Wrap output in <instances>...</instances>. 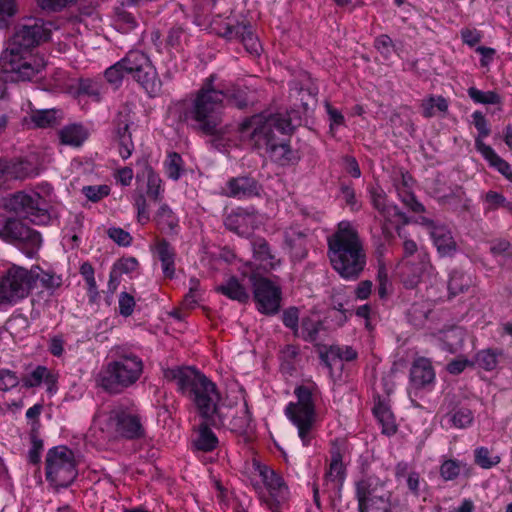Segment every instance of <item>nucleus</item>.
<instances>
[{
  "instance_id": "nucleus-32",
  "label": "nucleus",
  "mask_w": 512,
  "mask_h": 512,
  "mask_svg": "<svg viewBox=\"0 0 512 512\" xmlns=\"http://www.w3.org/2000/svg\"><path fill=\"white\" fill-rule=\"evenodd\" d=\"M159 229L171 236H177L180 231V220L177 214L171 209V207L163 203L160 205L155 216Z\"/></svg>"
},
{
  "instance_id": "nucleus-45",
  "label": "nucleus",
  "mask_w": 512,
  "mask_h": 512,
  "mask_svg": "<svg viewBox=\"0 0 512 512\" xmlns=\"http://www.w3.org/2000/svg\"><path fill=\"white\" fill-rule=\"evenodd\" d=\"M103 84L99 80L91 78H81L77 85V94L87 96L94 101L99 102L102 98Z\"/></svg>"
},
{
  "instance_id": "nucleus-7",
  "label": "nucleus",
  "mask_w": 512,
  "mask_h": 512,
  "mask_svg": "<svg viewBox=\"0 0 512 512\" xmlns=\"http://www.w3.org/2000/svg\"><path fill=\"white\" fill-rule=\"evenodd\" d=\"M296 401H290L284 408V414L290 423L297 429L298 437L303 446L307 447L314 438L317 422V405L322 393L319 386L313 381H305L294 388Z\"/></svg>"
},
{
  "instance_id": "nucleus-26",
  "label": "nucleus",
  "mask_w": 512,
  "mask_h": 512,
  "mask_svg": "<svg viewBox=\"0 0 512 512\" xmlns=\"http://www.w3.org/2000/svg\"><path fill=\"white\" fill-rule=\"evenodd\" d=\"M32 165L21 158L0 159V180H22L30 177Z\"/></svg>"
},
{
  "instance_id": "nucleus-19",
  "label": "nucleus",
  "mask_w": 512,
  "mask_h": 512,
  "mask_svg": "<svg viewBox=\"0 0 512 512\" xmlns=\"http://www.w3.org/2000/svg\"><path fill=\"white\" fill-rule=\"evenodd\" d=\"M0 71L11 74L12 81L30 80L34 76V69L30 63L24 60L19 49L8 48L0 56Z\"/></svg>"
},
{
  "instance_id": "nucleus-48",
  "label": "nucleus",
  "mask_w": 512,
  "mask_h": 512,
  "mask_svg": "<svg viewBox=\"0 0 512 512\" xmlns=\"http://www.w3.org/2000/svg\"><path fill=\"white\" fill-rule=\"evenodd\" d=\"M435 109L439 112L448 110V102L442 96H429L421 103V113L424 118H432L435 115Z\"/></svg>"
},
{
  "instance_id": "nucleus-41",
  "label": "nucleus",
  "mask_w": 512,
  "mask_h": 512,
  "mask_svg": "<svg viewBox=\"0 0 512 512\" xmlns=\"http://www.w3.org/2000/svg\"><path fill=\"white\" fill-rule=\"evenodd\" d=\"M163 169L166 176L173 180L178 181L186 172L185 162L178 152H168L163 162Z\"/></svg>"
},
{
  "instance_id": "nucleus-31",
  "label": "nucleus",
  "mask_w": 512,
  "mask_h": 512,
  "mask_svg": "<svg viewBox=\"0 0 512 512\" xmlns=\"http://www.w3.org/2000/svg\"><path fill=\"white\" fill-rule=\"evenodd\" d=\"M216 292L240 304H246L250 300L248 289L236 276H230L216 287Z\"/></svg>"
},
{
  "instance_id": "nucleus-51",
  "label": "nucleus",
  "mask_w": 512,
  "mask_h": 512,
  "mask_svg": "<svg viewBox=\"0 0 512 512\" xmlns=\"http://www.w3.org/2000/svg\"><path fill=\"white\" fill-rule=\"evenodd\" d=\"M500 354L501 352L498 350L483 349L477 352L473 363L481 369L492 371L498 365V357Z\"/></svg>"
},
{
  "instance_id": "nucleus-58",
  "label": "nucleus",
  "mask_w": 512,
  "mask_h": 512,
  "mask_svg": "<svg viewBox=\"0 0 512 512\" xmlns=\"http://www.w3.org/2000/svg\"><path fill=\"white\" fill-rule=\"evenodd\" d=\"M324 108L329 118V131L331 134L335 133V129L345 125V117L340 110L335 108L329 102H325Z\"/></svg>"
},
{
  "instance_id": "nucleus-17",
  "label": "nucleus",
  "mask_w": 512,
  "mask_h": 512,
  "mask_svg": "<svg viewBox=\"0 0 512 512\" xmlns=\"http://www.w3.org/2000/svg\"><path fill=\"white\" fill-rule=\"evenodd\" d=\"M418 222L427 230L440 257H452L456 253L457 243L447 225L426 216H419Z\"/></svg>"
},
{
  "instance_id": "nucleus-43",
  "label": "nucleus",
  "mask_w": 512,
  "mask_h": 512,
  "mask_svg": "<svg viewBox=\"0 0 512 512\" xmlns=\"http://www.w3.org/2000/svg\"><path fill=\"white\" fill-rule=\"evenodd\" d=\"M43 381L50 385L54 384L56 380L47 367L38 365L23 379V384L27 388H33L40 386Z\"/></svg>"
},
{
  "instance_id": "nucleus-46",
  "label": "nucleus",
  "mask_w": 512,
  "mask_h": 512,
  "mask_svg": "<svg viewBox=\"0 0 512 512\" xmlns=\"http://www.w3.org/2000/svg\"><path fill=\"white\" fill-rule=\"evenodd\" d=\"M467 94H468L469 98L475 104H483V105H501L502 104L501 95L493 90L482 91V90L472 86L467 89Z\"/></svg>"
},
{
  "instance_id": "nucleus-9",
  "label": "nucleus",
  "mask_w": 512,
  "mask_h": 512,
  "mask_svg": "<svg viewBox=\"0 0 512 512\" xmlns=\"http://www.w3.org/2000/svg\"><path fill=\"white\" fill-rule=\"evenodd\" d=\"M122 62L127 76L135 81L149 97L154 98L161 94L162 81L148 54L132 49L122 57Z\"/></svg>"
},
{
  "instance_id": "nucleus-25",
  "label": "nucleus",
  "mask_w": 512,
  "mask_h": 512,
  "mask_svg": "<svg viewBox=\"0 0 512 512\" xmlns=\"http://www.w3.org/2000/svg\"><path fill=\"white\" fill-rule=\"evenodd\" d=\"M284 244L293 262L302 261L308 255L307 233L299 226H290L284 231Z\"/></svg>"
},
{
  "instance_id": "nucleus-49",
  "label": "nucleus",
  "mask_w": 512,
  "mask_h": 512,
  "mask_svg": "<svg viewBox=\"0 0 512 512\" xmlns=\"http://www.w3.org/2000/svg\"><path fill=\"white\" fill-rule=\"evenodd\" d=\"M397 192L398 199L402 202V204L414 213H424L425 206L418 201L417 197L413 192V188H395Z\"/></svg>"
},
{
  "instance_id": "nucleus-18",
  "label": "nucleus",
  "mask_w": 512,
  "mask_h": 512,
  "mask_svg": "<svg viewBox=\"0 0 512 512\" xmlns=\"http://www.w3.org/2000/svg\"><path fill=\"white\" fill-rule=\"evenodd\" d=\"M219 36L228 41H240L245 50L253 57H259L261 54V43L249 21H237L236 24H225Z\"/></svg>"
},
{
  "instance_id": "nucleus-40",
  "label": "nucleus",
  "mask_w": 512,
  "mask_h": 512,
  "mask_svg": "<svg viewBox=\"0 0 512 512\" xmlns=\"http://www.w3.org/2000/svg\"><path fill=\"white\" fill-rule=\"evenodd\" d=\"M373 413L382 427L383 434L391 436L396 433L397 426L394 415L386 404L382 402L376 404L373 408Z\"/></svg>"
},
{
  "instance_id": "nucleus-50",
  "label": "nucleus",
  "mask_w": 512,
  "mask_h": 512,
  "mask_svg": "<svg viewBox=\"0 0 512 512\" xmlns=\"http://www.w3.org/2000/svg\"><path fill=\"white\" fill-rule=\"evenodd\" d=\"M450 425L457 429H465L474 421L473 412L469 408L461 407L448 414Z\"/></svg>"
},
{
  "instance_id": "nucleus-57",
  "label": "nucleus",
  "mask_w": 512,
  "mask_h": 512,
  "mask_svg": "<svg viewBox=\"0 0 512 512\" xmlns=\"http://www.w3.org/2000/svg\"><path fill=\"white\" fill-rule=\"evenodd\" d=\"M471 117L472 123L476 130L478 131V136L475 139H480L483 141V139L488 137L491 132L488 120L480 110L474 111L471 114Z\"/></svg>"
},
{
  "instance_id": "nucleus-10",
  "label": "nucleus",
  "mask_w": 512,
  "mask_h": 512,
  "mask_svg": "<svg viewBox=\"0 0 512 512\" xmlns=\"http://www.w3.org/2000/svg\"><path fill=\"white\" fill-rule=\"evenodd\" d=\"M0 239L16 245L28 258H35L43 243L39 231L30 228L18 219L4 215H0Z\"/></svg>"
},
{
  "instance_id": "nucleus-1",
  "label": "nucleus",
  "mask_w": 512,
  "mask_h": 512,
  "mask_svg": "<svg viewBox=\"0 0 512 512\" xmlns=\"http://www.w3.org/2000/svg\"><path fill=\"white\" fill-rule=\"evenodd\" d=\"M317 93L318 89L315 87L304 88L300 83L294 82L290 85V96H295L299 104L295 103L285 114H255L246 117L238 127L241 137H248L256 148L264 149L275 161L291 162L290 137L301 126L310 109L305 95L315 97Z\"/></svg>"
},
{
  "instance_id": "nucleus-60",
  "label": "nucleus",
  "mask_w": 512,
  "mask_h": 512,
  "mask_svg": "<svg viewBox=\"0 0 512 512\" xmlns=\"http://www.w3.org/2000/svg\"><path fill=\"white\" fill-rule=\"evenodd\" d=\"M107 236L119 246L128 247L132 244L133 238L130 233L120 227H110Z\"/></svg>"
},
{
  "instance_id": "nucleus-36",
  "label": "nucleus",
  "mask_w": 512,
  "mask_h": 512,
  "mask_svg": "<svg viewBox=\"0 0 512 512\" xmlns=\"http://www.w3.org/2000/svg\"><path fill=\"white\" fill-rule=\"evenodd\" d=\"M345 480V467L341 453L336 450L331 452L329 469L325 474L326 484H332L334 488L341 490Z\"/></svg>"
},
{
  "instance_id": "nucleus-22",
  "label": "nucleus",
  "mask_w": 512,
  "mask_h": 512,
  "mask_svg": "<svg viewBox=\"0 0 512 512\" xmlns=\"http://www.w3.org/2000/svg\"><path fill=\"white\" fill-rule=\"evenodd\" d=\"M262 190L259 181L248 174L231 177L226 182V195L238 200L258 197Z\"/></svg>"
},
{
  "instance_id": "nucleus-5",
  "label": "nucleus",
  "mask_w": 512,
  "mask_h": 512,
  "mask_svg": "<svg viewBox=\"0 0 512 512\" xmlns=\"http://www.w3.org/2000/svg\"><path fill=\"white\" fill-rule=\"evenodd\" d=\"M144 434L142 418L138 414L122 406L107 405L96 410L87 437L95 444H103L118 437L138 439Z\"/></svg>"
},
{
  "instance_id": "nucleus-53",
  "label": "nucleus",
  "mask_w": 512,
  "mask_h": 512,
  "mask_svg": "<svg viewBox=\"0 0 512 512\" xmlns=\"http://www.w3.org/2000/svg\"><path fill=\"white\" fill-rule=\"evenodd\" d=\"M202 293L200 290V281L192 277L189 279V291L185 294L182 306L184 309H194L201 301Z\"/></svg>"
},
{
  "instance_id": "nucleus-44",
  "label": "nucleus",
  "mask_w": 512,
  "mask_h": 512,
  "mask_svg": "<svg viewBox=\"0 0 512 512\" xmlns=\"http://www.w3.org/2000/svg\"><path fill=\"white\" fill-rule=\"evenodd\" d=\"M164 184L161 179L159 173H157L154 169L150 168L147 170V185H146V195L147 197L154 201H161L164 194Z\"/></svg>"
},
{
  "instance_id": "nucleus-37",
  "label": "nucleus",
  "mask_w": 512,
  "mask_h": 512,
  "mask_svg": "<svg viewBox=\"0 0 512 512\" xmlns=\"http://www.w3.org/2000/svg\"><path fill=\"white\" fill-rule=\"evenodd\" d=\"M251 221V214L244 211H239L229 214L226 217L224 224L228 230L236 233L239 236L247 237L252 232V228L249 225Z\"/></svg>"
},
{
  "instance_id": "nucleus-38",
  "label": "nucleus",
  "mask_w": 512,
  "mask_h": 512,
  "mask_svg": "<svg viewBox=\"0 0 512 512\" xmlns=\"http://www.w3.org/2000/svg\"><path fill=\"white\" fill-rule=\"evenodd\" d=\"M473 283L471 275L460 269H453L449 273L448 292L451 297L468 291Z\"/></svg>"
},
{
  "instance_id": "nucleus-23",
  "label": "nucleus",
  "mask_w": 512,
  "mask_h": 512,
  "mask_svg": "<svg viewBox=\"0 0 512 512\" xmlns=\"http://www.w3.org/2000/svg\"><path fill=\"white\" fill-rule=\"evenodd\" d=\"M215 91L221 92L222 97H220V100L224 105L226 102L227 105L231 107L245 110L251 104L247 88L238 84L225 80H217L215 82Z\"/></svg>"
},
{
  "instance_id": "nucleus-3",
  "label": "nucleus",
  "mask_w": 512,
  "mask_h": 512,
  "mask_svg": "<svg viewBox=\"0 0 512 512\" xmlns=\"http://www.w3.org/2000/svg\"><path fill=\"white\" fill-rule=\"evenodd\" d=\"M327 256L333 270L346 281L359 279L367 265V255L357 228L340 221L327 237Z\"/></svg>"
},
{
  "instance_id": "nucleus-30",
  "label": "nucleus",
  "mask_w": 512,
  "mask_h": 512,
  "mask_svg": "<svg viewBox=\"0 0 512 512\" xmlns=\"http://www.w3.org/2000/svg\"><path fill=\"white\" fill-rule=\"evenodd\" d=\"M357 351L351 346L331 345L325 351L320 352V360L332 373L337 363L352 361L357 358Z\"/></svg>"
},
{
  "instance_id": "nucleus-59",
  "label": "nucleus",
  "mask_w": 512,
  "mask_h": 512,
  "mask_svg": "<svg viewBox=\"0 0 512 512\" xmlns=\"http://www.w3.org/2000/svg\"><path fill=\"white\" fill-rule=\"evenodd\" d=\"M461 470V462L449 459L442 463L440 467V475L445 481H451L460 475Z\"/></svg>"
},
{
  "instance_id": "nucleus-15",
  "label": "nucleus",
  "mask_w": 512,
  "mask_h": 512,
  "mask_svg": "<svg viewBox=\"0 0 512 512\" xmlns=\"http://www.w3.org/2000/svg\"><path fill=\"white\" fill-rule=\"evenodd\" d=\"M254 469L268 493L266 501L270 509L276 512L289 499L290 490L288 485L281 474L265 464L254 462Z\"/></svg>"
},
{
  "instance_id": "nucleus-52",
  "label": "nucleus",
  "mask_w": 512,
  "mask_h": 512,
  "mask_svg": "<svg viewBox=\"0 0 512 512\" xmlns=\"http://www.w3.org/2000/svg\"><path fill=\"white\" fill-rule=\"evenodd\" d=\"M254 257L271 267H274L275 256L272 253L269 243L264 238L256 239L253 244Z\"/></svg>"
},
{
  "instance_id": "nucleus-64",
  "label": "nucleus",
  "mask_w": 512,
  "mask_h": 512,
  "mask_svg": "<svg viewBox=\"0 0 512 512\" xmlns=\"http://www.w3.org/2000/svg\"><path fill=\"white\" fill-rule=\"evenodd\" d=\"M135 305V299L131 294L127 292L120 293L118 299V308L121 316H123L124 318L131 316L134 311Z\"/></svg>"
},
{
  "instance_id": "nucleus-2",
  "label": "nucleus",
  "mask_w": 512,
  "mask_h": 512,
  "mask_svg": "<svg viewBox=\"0 0 512 512\" xmlns=\"http://www.w3.org/2000/svg\"><path fill=\"white\" fill-rule=\"evenodd\" d=\"M164 378L174 382L177 391L187 397L196 407L198 414L214 427L227 426L231 431L245 433L252 422V415L246 402L226 422L219 389L212 380L193 366H175L163 370Z\"/></svg>"
},
{
  "instance_id": "nucleus-34",
  "label": "nucleus",
  "mask_w": 512,
  "mask_h": 512,
  "mask_svg": "<svg viewBox=\"0 0 512 512\" xmlns=\"http://www.w3.org/2000/svg\"><path fill=\"white\" fill-rule=\"evenodd\" d=\"M63 145L80 147L88 139V130L79 123L64 126L58 133Z\"/></svg>"
},
{
  "instance_id": "nucleus-63",
  "label": "nucleus",
  "mask_w": 512,
  "mask_h": 512,
  "mask_svg": "<svg viewBox=\"0 0 512 512\" xmlns=\"http://www.w3.org/2000/svg\"><path fill=\"white\" fill-rule=\"evenodd\" d=\"M17 12L16 0H0V29L7 26L8 19Z\"/></svg>"
},
{
  "instance_id": "nucleus-47",
  "label": "nucleus",
  "mask_w": 512,
  "mask_h": 512,
  "mask_svg": "<svg viewBox=\"0 0 512 512\" xmlns=\"http://www.w3.org/2000/svg\"><path fill=\"white\" fill-rule=\"evenodd\" d=\"M125 76H127V73L124 63L122 62V58L106 68L104 71L105 80L113 87L114 90H117L122 86Z\"/></svg>"
},
{
  "instance_id": "nucleus-54",
  "label": "nucleus",
  "mask_w": 512,
  "mask_h": 512,
  "mask_svg": "<svg viewBox=\"0 0 512 512\" xmlns=\"http://www.w3.org/2000/svg\"><path fill=\"white\" fill-rule=\"evenodd\" d=\"M374 48L384 60H389L392 54L396 52L395 44L391 37L387 34H380L375 37L373 42Z\"/></svg>"
},
{
  "instance_id": "nucleus-35",
  "label": "nucleus",
  "mask_w": 512,
  "mask_h": 512,
  "mask_svg": "<svg viewBox=\"0 0 512 512\" xmlns=\"http://www.w3.org/2000/svg\"><path fill=\"white\" fill-rule=\"evenodd\" d=\"M297 337L308 342H316L324 333L323 322H284Z\"/></svg>"
},
{
  "instance_id": "nucleus-16",
  "label": "nucleus",
  "mask_w": 512,
  "mask_h": 512,
  "mask_svg": "<svg viewBox=\"0 0 512 512\" xmlns=\"http://www.w3.org/2000/svg\"><path fill=\"white\" fill-rule=\"evenodd\" d=\"M51 37V28L42 20L20 25L10 40V47L19 49L20 54L28 52Z\"/></svg>"
},
{
  "instance_id": "nucleus-56",
  "label": "nucleus",
  "mask_w": 512,
  "mask_h": 512,
  "mask_svg": "<svg viewBox=\"0 0 512 512\" xmlns=\"http://www.w3.org/2000/svg\"><path fill=\"white\" fill-rule=\"evenodd\" d=\"M110 192V186L106 184L88 185L82 188L83 195L93 203L101 201L103 198L107 197Z\"/></svg>"
},
{
  "instance_id": "nucleus-27",
  "label": "nucleus",
  "mask_w": 512,
  "mask_h": 512,
  "mask_svg": "<svg viewBox=\"0 0 512 512\" xmlns=\"http://www.w3.org/2000/svg\"><path fill=\"white\" fill-rule=\"evenodd\" d=\"M410 381L412 385L419 388H430L435 382V371L431 361L427 358H417L410 370Z\"/></svg>"
},
{
  "instance_id": "nucleus-33",
  "label": "nucleus",
  "mask_w": 512,
  "mask_h": 512,
  "mask_svg": "<svg viewBox=\"0 0 512 512\" xmlns=\"http://www.w3.org/2000/svg\"><path fill=\"white\" fill-rule=\"evenodd\" d=\"M465 335L466 333L461 327L453 325L447 330L439 331L436 338L443 350L456 353L463 347Z\"/></svg>"
},
{
  "instance_id": "nucleus-62",
  "label": "nucleus",
  "mask_w": 512,
  "mask_h": 512,
  "mask_svg": "<svg viewBox=\"0 0 512 512\" xmlns=\"http://www.w3.org/2000/svg\"><path fill=\"white\" fill-rule=\"evenodd\" d=\"M340 192L351 211H358L360 209L361 205L357 200L356 192L352 184L342 183L340 185Z\"/></svg>"
},
{
  "instance_id": "nucleus-14",
  "label": "nucleus",
  "mask_w": 512,
  "mask_h": 512,
  "mask_svg": "<svg viewBox=\"0 0 512 512\" xmlns=\"http://www.w3.org/2000/svg\"><path fill=\"white\" fill-rule=\"evenodd\" d=\"M253 298L257 310L266 316H274L281 309L282 289L269 278L251 274Z\"/></svg>"
},
{
  "instance_id": "nucleus-29",
  "label": "nucleus",
  "mask_w": 512,
  "mask_h": 512,
  "mask_svg": "<svg viewBox=\"0 0 512 512\" xmlns=\"http://www.w3.org/2000/svg\"><path fill=\"white\" fill-rule=\"evenodd\" d=\"M475 148L488 162L489 166L499 172L507 180L512 181V168L510 164L500 157L495 150L480 139H475Z\"/></svg>"
},
{
  "instance_id": "nucleus-11",
  "label": "nucleus",
  "mask_w": 512,
  "mask_h": 512,
  "mask_svg": "<svg viewBox=\"0 0 512 512\" xmlns=\"http://www.w3.org/2000/svg\"><path fill=\"white\" fill-rule=\"evenodd\" d=\"M359 512H392V494L377 477L366 476L355 484Z\"/></svg>"
},
{
  "instance_id": "nucleus-28",
  "label": "nucleus",
  "mask_w": 512,
  "mask_h": 512,
  "mask_svg": "<svg viewBox=\"0 0 512 512\" xmlns=\"http://www.w3.org/2000/svg\"><path fill=\"white\" fill-rule=\"evenodd\" d=\"M62 120V111L55 108L32 110L29 118H25L26 124L35 129H53L58 127Z\"/></svg>"
},
{
  "instance_id": "nucleus-61",
  "label": "nucleus",
  "mask_w": 512,
  "mask_h": 512,
  "mask_svg": "<svg viewBox=\"0 0 512 512\" xmlns=\"http://www.w3.org/2000/svg\"><path fill=\"white\" fill-rule=\"evenodd\" d=\"M121 275L132 274L137 271L139 261L135 257H122L112 265Z\"/></svg>"
},
{
  "instance_id": "nucleus-20",
  "label": "nucleus",
  "mask_w": 512,
  "mask_h": 512,
  "mask_svg": "<svg viewBox=\"0 0 512 512\" xmlns=\"http://www.w3.org/2000/svg\"><path fill=\"white\" fill-rule=\"evenodd\" d=\"M367 191L373 208L385 222L399 221L404 224L409 222L407 215L388 199L385 191L379 185H369Z\"/></svg>"
},
{
  "instance_id": "nucleus-6",
  "label": "nucleus",
  "mask_w": 512,
  "mask_h": 512,
  "mask_svg": "<svg viewBox=\"0 0 512 512\" xmlns=\"http://www.w3.org/2000/svg\"><path fill=\"white\" fill-rule=\"evenodd\" d=\"M110 357L101 367L95 381L106 392L119 394L140 379L144 363L135 352L125 346L113 347Z\"/></svg>"
},
{
  "instance_id": "nucleus-8",
  "label": "nucleus",
  "mask_w": 512,
  "mask_h": 512,
  "mask_svg": "<svg viewBox=\"0 0 512 512\" xmlns=\"http://www.w3.org/2000/svg\"><path fill=\"white\" fill-rule=\"evenodd\" d=\"M45 479L54 493L69 488L78 476L74 452L67 446H55L45 457Z\"/></svg>"
},
{
  "instance_id": "nucleus-39",
  "label": "nucleus",
  "mask_w": 512,
  "mask_h": 512,
  "mask_svg": "<svg viewBox=\"0 0 512 512\" xmlns=\"http://www.w3.org/2000/svg\"><path fill=\"white\" fill-rule=\"evenodd\" d=\"M209 422L202 423L198 427L197 437L194 440V447L203 452H211L218 446V438L208 427Z\"/></svg>"
},
{
  "instance_id": "nucleus-21",
  "label": "nucleus",
  "mask_w": 512,
  "mask_h": 512,
  "mask_svg": "<svg viewBox=\"0 0 512 512\" xmlns=\"http://www.w3.org/2000/svg\"><path fill=\"white\" fill-rule=\"evenodd\" d=\"M150 252L153 259L160 262L161 270L165 279L172 280L176 276V248L163 237H156L150 245Z\"/></svg>"
},
{
  "instance_id": "nucleus-55",
  "label": "nucleus",
  "mask_w": 512,
  "mask_h": 512,
  "mask_svg": "<svg viewBox=\"0 0 512 512\" xmlns=\"http://www.w3.org/2000/svg\"><path fill=\"white\" fill-rule=\"evenodd\" d=\"M475 463L483 469H490L500 463L498 455H492L486 447H478L474 452Z\"/></svg>"
},
{
  "instance_id": "nucleus-12",
  "label": "nucleus",
  "mask_w": 512,
  "mask_h": 512,
  "mask_svg": "<svg viewBox=\"0 0 512 512\" xmlns=\"http://www.w3.org/2000/svg\"><path fill=\"white\" fill-rule=\"evenodd\" d=\"M5 206L34 225L45 226L51 222L50 204L38 192H15L6 199Z\"/></svg>"
},
{
  "instance_id": "nucleus-42",
  "label": "nucleus",
  "mask_w": 512,
  "mask_h": 512,
  "mask_svg": "<svg viewBox=\"0 0 512 512\" xmlns=\"http://www.w3.org/2000/svg\"><path fill=\"white\" fill-rule=\"evenodd\" d=\"M394 239V234L386 225H383L381 227L379 235L373 234V247L379 263L381 262L382 258L385 257L386 253L388 252V248L392 244Z\"/></svg>"
},
{
  "instance_id": "nucleus-13",
  "label": "nucleus",
  "mask_w": 512,
  "mask_h": 512,
  "mask_svg": "<svg viewBox=\"0 0 512 512\" xmlns=\"http://www.w3.org/2000/svg\"><path fill=\"white\" fill-rule=\"evenodd\" d=\"M33 290L31 268L12 264L0 278V309L15 305Z\"/></svg>"
},
{
  "instance_id": "nucleus-4",
  "label": "nucleus",
  "mask_w": 512,
  "mask_h": 512,
  "mask_svg": "<svg viewBox=\"0 0 512 512\" xmlns=\"http://www.w3.org/2000/svg\"><path fill=\"white\" fill-rule=\"evenodd\" d=\"M217 74H210L195 93L191 106L185 110V120L195 132L211 136L212 145L218 148L222 142L221 123L225 105L221 102V92L215 91Z\"/></svg>"
},
{
  "instance_id": "nucleus-24",
  "label": "nucleus",
  "mask_w": 512,
  "mask_h": 512,
  "mask_svg": "<svg viewBox=\"0 0 512 512\" xmlns=\"http://www.w3.org/2000/svg\"><path fill=\"white\" fill-rule=\"evenodd\" d=\"M32 285L34 288H40L42 292H46L49 296L58 293L63 285V276L58 274L54 269H44L38 264L31 266Z\"/></svg>"
}]
</instances>
